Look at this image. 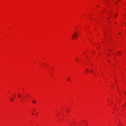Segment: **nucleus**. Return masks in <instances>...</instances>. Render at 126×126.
Wrapping results in <instances>:
<instances>
[{"mask_svg": "<svg viewBox=\"0 0 126 126\" xmlns=\"http://www.w3.org/2000/svg\"><path fill=\"white\" fill-rule=\"evenodd\" d=\"M78 38V34L76 33V32H75L74 34H73V39H76Z\"/></svg>", "mask_w": 126, "mask_h": 126, "instance_id": "nucleus-1", "label": "nucleus"}, {"mask_svg": "<svg viewBox=\"0 0 126 126\" xmlns=\"http://www.w3.org/2000/svg\"><path fill=\"white\" fill-rule=\"evenodd\" d=\"M32 103H33V104H35V103H36V100H32Z\"/></svg>", "mask_w": 126, "mask_h": 126, "instance_id": "nucleus-3", "label": "nucleus"}, {"mask_svg": "<svg viewBox=\"0 0 126 126\" xmlns=\"http://www.w3.org/2000/svg\"><path fill=\"white\" fill-rule=\"evenodd\" d=\"M32 115H34V113H32Z\"/></svg>", "mask_w": 126, "mask_h": 126, "instance_id": "nucleus-11", "label": "nucleus"}, {"mask_svg": "<svg viewBox=\"0 0 126 126\" xmlns=\"http://www.w3.org/2000/svg\"><path fill=\"white\" fill-rule=\"evenodd\" d=\"M87 71H88V69L87 70Z\"/></svg>", "mask_w": 126, "mask_h": 126, "instance_id": "nucleus-10", "label": "nucleus"}, {"mask_svg": "<svg viewBox=\"0 0 126 126\" xmlns=\"http://www.w3.org/2000/svg\"><path fill=\"white\" fill-rule=\"evenodd\" d=\"M10 101H11V102H13V101H14L13 98H11V99H10Z\"/></svg>", "mask_w": 126, "mask_h": 126, "instance_id": "nucleus-4", "label": "nucleus"}, {"mask_svg": "<svg viewBox=\"0 0 126 126\" xmlns=\"http://www.w3.org/2000/svg\"><path fill=\"white\" fill-rule=\"evenodd\" d=\"M18 97H19V98H21V95H20V94H18Z\"/></svg>", "mask_w": 126, "mask_h": 126, "instance_id": "nucleus-5", "label": "nucleus"}, {"mask_svg": "<svg viewBox=\"0 0 126 126\" xmlns=\"http://www.w3.org/2000/svg\"><path fill=\"white\" fill-rule=\"evenodd\" d=\"M117 53H118V55H121V53H120V52H118Z\"/></svg>", "mask_w": 126, "mask_h": 126, "instance_id": "nucleus-6", "label": "nucleus"}, {"mask_svg": "<svg viewBox=\"0 0 126 126\" xmlns=\"http://www.w3.org/2000/svg\"><path fill=\"white\" fill-rule=\"evenodd\" d=\"M126 104V103H125V105Z\"/></svg>", "mask_w": 126, "mask_h": 126, "instance_id": "nucleus-13", "label": "nucleus"}, {"mask_svg": "<svg viewBox=\"0 0 126 126\" xmlns=\"http://www.w3.org/2000/svg\"><path fill=\"white\" fill-rule=\"evenodd\" d=\"M125 93V94H126V93Z\"/></svg>", "mask_w": 126, "mask_h": 126, "instance_id": "nucleus-12", "label": "nucleus"}, {"mask_svg": "<svg viewBox=\"0 0 126 126\" xmlns=\"http://www.w3.org/2000/svg\"><path fill=\"white\" fill-rule=\"evenodd\" d=\"M67 80H68V81H70V77H68L67 78Z\"/></svg>", "mask_w": 126, "mask_h": 126, "instance_id": "nucleus-2", "label": "nucleus"}, {"mask_svg": "<svg viewBox=\"0 0 126 126\" xmlns=\"http://www.w3.org/2000/svg\"><path fill=\"white\" fill-rule=\"evenodd\" d=\"M93 70H91V72H92H92H93Z\"/></svg>", "mask_w": 126, "mask_h": 126, "instance_id": "nucleus-7", "label": "nucleus"}, {"mask_svg": "<svg viewBox=\"0 0 126 126\" xmlns=\"http://www.w3.org/2000/svg\"><path fill=\"white\" fill-rule=\"evenodd\" d=\"M67 111L68 112H69V110H67Z\"/></svg>", "mask_w": 126, "mask_h": 126, "instance_id": "nucleus-8", "label": "nucleus"}, {"mask_svg": "<svg viewBox=\"0 0 126 126\" xmlns=\"http://www.w3.org/2000/svg\"><path fill=\"white\" fill-rule=\"evenodd\" d=\"M126 104V103H125V105Z\"/></svg>", "mask_w": 126, "mask_h": 126, "instance_id": "nucleus-14", "label": "nucleus"}, {"mask_svg": "<svg viewBox=\"0 0 126 126\" xmlns=\"http://www.w3.org/2000/svg\"><path fill=\"white\" fill-rule=\"evenodd\" d=\"M119 35H121V33H119Z\"/></svg>", "mask_w": 126, "mask_h": 126, "instance_id": "nucleus-9", "label": "nucleus"}]
</instances>
